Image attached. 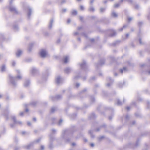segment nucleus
Returning <instances> with one entry per match:
<instances>
[{"mask_svg": "<svg viewBox=\"0 0 150 150\" xmlns=\"http://www.w3.org/2000/svg\"><path fill=\"white\" fill-rule=\"evenodd\" d=\"M16 72L18 74L17 76L14 77L11 75L9 74L8 75V80L10 83L14 87H16L17 85V80H20L22 79V76L19 70H16Z\"/></svg>", "mask_w": 150, "mask_h": 150, "instance_id": "nucleus-1", "label": "nucleus"}, {"mask_svg": "<svg viewBox=\"0 0 150 150\" xmlns=\"http://www.w3.org/2000/svg\"><path fill=\"white\" fill-rule=\"evenodd\" d=\"M69 129L64 130L62 133V137L65 139L66 142H70V139L69 138L66 139L65 137L67 136H69L76 130L75 126H72Z\"/></svg>", "mask_w": 150, "mask_h": 150, "instance_id": "nucleus-2", "label": "nucleus"}, {"mask_svg": "<svg viewBox=\"0 0 150 150\" xmlns=\"http://www.w3.org/2000/svg\"><path fill=\"white\" fill-rule=\"evenodd\" d=\"M139 145V140L138 139L136 142L135 145L134 144L129 143L127 145L124 146H123V148L125 149L127 148H130L134 149L135 147H137Z\"/></svg>", "mask_w": 150, "mask_h": 150, "instance_id": "nucleus-3", "label": "nucleus"}, {"mask_svg": "<svg viewBox=\"0 0 150 150\" xmlns=\"http://www.w3.org/2000/svg\"><path fill=\"white\" fill-rule=\"evenodd\" d=\"M79 65L81 69L84 71L87 72L88 71V66L85 61L83 60L81 63L79 64Z\"/></svg>", "mask_w": 150, "mask_h": 150, "instance_id": "nucleus-4", "label": "nucleus"}, {"mask_svg": "<svg viewBox=\"0 0 150 150\" xmlns=\"http://www.w3.org/2000/svg\"><path fill=\"white\" fill-rule=\"evenodd\" d=\"M9 113V111L8 108H7L5 110H4L2 112V114L6 119V120H7L9 119L8 115Z\"/></svg>", "mask_w": 150, "mask_h": 150, "instance_id": "nucleus-5", "label": "nucleus"}, {"mask_svg": "<svg viewBox=\"0 0 150 150\" xmlns=\"http://www.w3.org/2000/svg\"><path fill=\"white\" fill-rule=\"evenodd\" d=\"M8 8L11 12H14L17 14H18V11L16 8L15 6H13L12 5V4H10V2H9V5L8 7Z\"/></svg>", "mask_w": 150, "mask_h": 150, "instance_id": "nucleus-6", "label": "nucleus"}, {"mask_svg": "<svg viewBox=\"0 0 150 150\" xmlns=\"http://www.w3.org/2000/svg\"><path fill=\"white\" fill-rule=\"evenodd\" d=\"M62 98V96L61 95H57L55 96H51L50 99L53 101H55L61 99Z\"/></svg>", "mask_w": 150, "mask_h": 150, "instance_id": "nucleus-7", "label": "nucleus"}, {"mask_svg": "<svg viewBox=\"0 0 150 150\" xmlns=\"http://www.w3.org/2000/svg\"><path fill=\"white\" fill-rule=\"evenodd\" d=\"M105 59H101L99 60L98 63L96 64V66L98 68L100 66H101L105 64Z\"/></svg>", "mask_w": 150, "mask_h": 150, "instance_id": "nucleus-8", "label": "nucleus"}, {"mask_svg": "<svg viewBox=\"0 0 150 150\" xmlns=\"http://www.w3.org/2000/svg\"><path fill=\"white\" fill-rule=\"evenodd\" d=\"M11 118L13 120V123L15 124H19L21 125L22 124V122L21 121H17L16 120V116H11Z\"/></svg>", "mask_w": 150, "mask_h": 150, "instance_id": "nucleus-9", "label": "nucleus"}, {"mask_svg": "<svg viewBox=\"0 0 150 150\" xmlns=\"http://www.w3.org/2000/svg\"><path fill=\"white\" fill-rule=\"evenodd\" d=\"M50 143L49 145V147L50 149H52L53 148V146L52 143L51 142L53 141L54 139V138L52 136V134H50Z\"/></svg>", "mask_w": 150, "mask_h": 150, "instance_id": "nucleus-10", "label": "nucleus"}, {"mask_svg": "<svg viewBox=\"0 0 150 150\" xmlns=\"http://www.w3.org/2000/svg\"><path fill=\"white\" fill-rule=\"evenodd\" d=\"M108 81H110V83H109L106 84V86L109 87L112 85V82L113 81V80L110 77H109L107 79Z\"/></svg>", "mask_w": 150, "mask_h": 150, "instance_id": "nucleus-11", "label": "nucleus"}, {"mask_svg": "<svg viewBox=\"0 0 150 150\" xmlns=\"http://www.w3.org/2000/svg\"><path fill=\"white\" fill-rule=\"evenodd\" d=\"M26 9L28 11V17L29 19H30L32 12V9L29 7H27L26 8Z\"/></svg>", "mask_w": 150, "mask_h": 150, "instance_id": "nucleus-12", "label": "nucleus"}, {"mask_svg": "<svg viewBox=\"0 0 150 150\" xmlns=\"http://www.w3.org/2000/svg\"><path fill=\"white\" fill-rule=\"evenodd\" d=\"M109 31L110 33L109 35L110 37H112L116 35V33L115 30H114L112 29H111L109 30Z\"/></svg>", "mask_w": 150, "mask_h": 150, "instance_id": "nucleus-13", "label": "nucleus"}, {"mask_svg": "<svg viewBox=\"0 0 150 150\" xmlns=\"http://www.w3.org/2000/svg\"><path fill=\"white\" fill-rule=\"evenodd\" d=\"M34 145V143L31 142L29 144L27 145V146H25L23 147L26 149L27 150H29L30 147L33 146Z\"/></svg>", "mask_w": 150, "mask_h": 150, "instance_id": "nucleus-14", "label": "nucleus"}, {"mask_svg": "<svg viewBox=\"0 0 150 150\" xmlns=\"http://www.w3.org/2000/svg\"><path fill=\"white\" fill-rule=\"evenodd\" d=\"M56 82L57 85H59L62 83V80L60 76H58L56 79Z\"/></svg>", "mask_w": 150, "mask_h": 150, "instance_id": "nucleus-15", "label": "nucleus"}, {"mask_svg": "<svg viewBox=\"0 0 150 150\" xmlns=\"http://www.w3.org/2000/svg\"><path fill=\"white\" fill-rule=\"evenodd\" d=\"M54 22V19L53 18L50 19V21L49 22L48 27L49 29H50L52 28V24Z\"/></svg>", "mask_w": 150, "mask_h": 150, "instance_id": "nucleus-16", "label": "nucleus"}, {"mask_svg": "<svg viewBox=\"0 0 150 150\" xmlns=\"http://www.w3.org/2000/svg\"><path fill=\"white\" fill-rule=\"evenodd\" d=\"M47 53L45 50H42L40 52V55L43 58L45 57Z\"/></svg>", "mask_w": 150, "mask_h": 150, "instance_id": "nucleus-17", "label": "nucleus"}, {"mask_svg": "<svg viewBox=\"0 0 150 150\" xmlns=\"http://www.w3.org/2000/svg\"><path fill=\"white\" fill-rule=\"evenodd\" d=\"M5 38H4L3 35L2 34L0 35V46L1 48H2V45L1 44V43L2 41L4 40Z\"/></svg>", "mask_w": 150, "mask_h": 150, "instance_id": "nucleus-18", "label": "nucleus"}, {"mask_svg": "<svg viewBox=\"0 0 150 150\" xmlns=\"http://www.w3.org/2000/svg\"><path fill=\"white\" fill-rule=\"evenodd\" d=\"M6 67L5 64H3L1 67V72H4L6 71Z\"/></svg>", "mask_w": 150, "mask_h": 150, "instance_id": "nucleus-19", "label": "nucleus"}, {"mask_svg": "<svg viewBox=\"0 0 150 150\" xmlns=\"http://www.w3.org/2000/svg\"><path fill=\"white\" fill-rule=\"evenodd\" d=\"M38 70L35 68H33L31 70V73L33 75H35L38 73Z\"/></svg>", "mask_w": 150, "mask_h": 150, "instance_id": "nucleus-20", "label": "nucleus"}, {"mask_svg": "<svg viewBox=\"0 0 150 150\" xmlns=\"http://www.w3.org/2000/svg\"><path fill=\"white\" fill-rule=\"evenodd\" d=\"M96 117V116L95 114L94 113H92L90 115L88 116V118L89 119H93Z\"/></svg>", "mask_w": 150, "mask_h": 150, "instance_id": "nucleus-21", "label": "nucleus"}, {"mask_svg": "<svg viewBox=\"0 0 150 150\" xmlns=\"http://www.w3.org/2000/svg\"><path fill=\"white\" fill-rule=\"evenodd\" d=\"M34 43H31L30 44H29L28 46V51L29 52H30L31 51L32 48L34 45Z\"/></svg>", "mask_w": 150, "mask_h": 150, "instance_id": "nucleus-22", "label": "nucleus"}, {"mask_svg": "<svg viewBox=\"0 0 150 150\" xmlns=\"http://www.w3.org/2000/svg\"><path fill=\"white\" fill-rule=\"evenodd\" d=\"M120 40L116 41L111 44V45L115 47L118 45L120 43Z\"/></svg>", "mask_w": 150, "mask_h": 150, "instance_id": "nucleus-23", "label": "nucleus"}, {"mask_svg": "<svg viewBox=\"0 0 150 150\" xmlns=\"http://www.w3.org/2000/svg\"><path fill=\"white\" fill-rule=\"evenodd\" d=\"M106 127V125L105 124H104L103 125L100 126L99 127L97 128L95 130L96 132H98L100 131V129L102 127L105 128Z\"/></svg>", "mask_w": 150, "mask_h": 150, "instance_id": "nucleus-24", "label": "nucleus"}, {"mask_svg": "<svg viewBox=\"0 0 150 150\" xmlns=\"http://www.w3.org/2000/svg\"><path fill=\"white\" fill-rule=\"evenodd\" d=\"M30 84V81L28 80H27L24 82V86L25 87H27Z\"/></svg>", "mask_w": 150, "mask_h": 150, "instance_id": "nucleus-25", "label": "nucleus"}, {"mask_svg": "<svg viewBox=\"0 0 150 150\" xmlns=\"http://www.w3.org/2000/svg\"><path fill=\"white\" fill-rule=\"evenodd\" d=\"M95 10L94 7L92 6V5H91L89 6L88 9V11L90 12H93Z\"/></svg>", "mask_w": 150, "mask_h": 150, "instance_id": "nucleus-26", "label": "nucleus"}, {"mask_svg": "<svg viewBox=\"0 0 150 150\" xmlns=\"http://www.w3.org/2000/svg\"><path fill=\"white\" fill-rule=\"evenodd\" d=\"M71 69L69 67H67L64 70V72L65 73L68 74L71 71Z\"/></svg>", "mask_w": 150, "mask_h": 150, "instance_id": "nucleus-27", "label": "nucleus"}, {"mask_svg": "<svg viewBox=\"0 0 150 150\" xmlns=\"http://www.w3.org/2000/svg\"><path fill=\"white\" fill-rule=\"evenodd\" d=\"M51 121H52L51 125H53L54 124L56 123L57 121L56 120V119L54 118H52L51 119Z\"/></svg>", "mask_w": 150, "mask_h": 150, "instance_id": "nucleus-28", "label": "nucleus"}, {"mask_svg": "<svg viewBox=\"0 0 150 150\" xmlns=\"http://www.w3.org/2000/svg\"><path fill=\"white\" fill-rule=\"evenodd\" d=\"M22 53V51L21 50H18L16 53L17 57H19L20 56Z\"/></svg>", "mask_w": 150, "mask_h": 150, "instance_id": "nucleus-29", "label": "nucleus"}, {"mask_svg": "<svg viewBox=\"0 0 150 150\" xmlns=\"http://www.w3.org/2000/svg\"><path fill=\"white\" fill-rule=\"evenodd\" d=\"M89 98L91 100V102L92 103H93L95 101V98L93 96H89Z\"/></svg>", "mask_w": 150, "mask_h": 150, "instance_id": "nucleus-30", "label": "nucleus"}, {"mask_svg": "<svg viewBox=\"0 0 150 150\" xmlns=\"http://www.w3.org/2000/svg\"><path fill=\"white\" fill-rule=\"evenodd\" d=\"M41 140V138H39L38 139L35 140L32 142V143H34V145L36 143H38Z\"/></svg>", "mask_w": 150, "mask_h": 150, "instance_id": "nucleus-31", "label": "nucleus"}, {"mask_svg": "<svg viewBox=\"0 0 150 150\" xmlns=\"http://www.w3.org/2000/svg\"><path fill=\"white\" fill-rule=\"evenodd\" d=\"M57 108L55 107H52L51 108L50 112L51 113H53L56 110Z\"/></svg>", "mask_w": 150, "mask_h": 150, "instance_id": "nucleus-32", "label": "nucleus"}, {"mask_svg": "<svg viewBox=\"0 0 150 150\" xmlns=\"http://www.w3.org/2000/svg\"><path fill=\"white\" fill-rule=\"evenodd\" d=\"M99 86V85L98 84H96L95 85L93 89V91L96 94L97 93V92L96 91V88L98 87Z\"/></svg>", "mask_w": 150, "mask_h": 150, "instance_id": "nucleus-33", "label": "nucleus"}, {"mask_svg": "<svg viewBox=\"0 0 150 150\" xmlns=\"http://www.w3.org/2000/svg\"><path fill=\"white\" fill-rule=\"evenodd\" d=\"M111 16L113 17H117L118 16L117 14L114 11L112 12Z\"/></svg>", "mask_w": 150, "mask_h": 150, "instance_id": "nucleus-34", "label": "nucleus"}, {"mask_svg": "<svg viewBox=\"0 0 150 150\" xmlns=\"http://www.w3.org/2000/svg\"><path fill=\"white\" fill-rule=\"evenodd\" d=\"M75 96L72 94H70L67 97L68 99H70L71 98H73L75 97Z\"/></svg>", "mask_w": 150, "mask_h": 150, "instance_id": "nucleus-35", "label": "nucleus"}, {"mask_svg": "<svg viewBox=\"0 0 150 150\" xmlns=\"http://www.w3.org/2000/svg\"><path fill=\"white\" fill-rule=\"evenodd\" d=\"M13 29L15 31H18L19 30V28L17 25H13Z\"/></svg>", "mask_w": 150, "mask_h": 150, "instance_id": "nucleus-36", "label": "nucleus"}, {"mask_svg": "<svg viewBox=\"0 0 150 150\" xmlns=\"http://www.w3.org/2000/svg\"><path fill=\"white\" fill-rule=\"evenodd\" d=\"M38 103V102L37 101H34L30 103V104L34 106H35Z\"/></svg>", "mask_w": 150, "mask_h": 150, "instance_id": "nucleus-37", "label": "nucleus"}, {"mask_svg": "<svg viewBox=\"0 0 150 150\" xmlns=\"http://www.w3.org/2000/svg\"><path fill=\"white\" fill-rule=\"evenodd\" d=\"M71 14L74 15H76L77 14V11L76 10H73L71 12Z\"/></svg>", "mask_w": 150, "mask_h": 150, "instance_id": "nucleus-38", "label": "nucleus"}, {"mask_svg": "<svg viewBox=\"0 0 150 150\" xmlns=\"http://www.w3.org/2000/svg\"><path fill=\"white\" fill-rule=\"evenodd\" d=\"M106 10V8H100V11L101 13H103L105 12Z\"/></svg>", "mask_w": 150, "mask_h": 150, "instance_id": "nucleus-39", "label": "nucleus"}, {"mask_svg": "<svg viewBox=\"0 0 150 150\" xmlns=\"http://www.w3.org/2000/svg\"><path fill=\"white\" fill-rule=\"evenodd\" d=\"M42 79L44 81H46L47 80V76L46 75L43 74L42 75Z\"/></svg>", "mask_w": 150, "mask_h": 150, "instance_id": "nucleus-40", "label": "nucleus"}, {"mask_svg": "<svg viewBox=\"0 0 150 150\" xmlns=\"http://www.w3.org/2000/svg\"><path fill=\"white\" fill-rule=\"evenodd\" d=\"M88 133L90 134L91 138H94V136L93 134L92 131V130H89L88 132Z\"/></svg>", "mask_w": 150, "mask_h": 150, "instance_id": "nucleus-41", "label": "nucleus"}, {"mask_svg": "<svg viewBox=\"0 0 150 150\" xmlns=\"http://www.w3.org/2000/svg\"><path fill=\"white\" fill-rule=\"evenodd\" d=\"M147 108L150 110V102L148 101L147 102Z\"/></svg>", "mask_w": 150, "mask_h": 150, "instance_id": "nucleus-42", "label": "nucleus"}, {"mask_svg": "<svg viewBox=\"0 0 150 150\" xmlns=\"http://www.w3.org/2000/svg\"><path fill=\"white\" fill-rule=\"evenodd\" d=\"M143 22L142 21H139L138 22V25L139 27L140 28L143 24Z\"/></svg>", "mask_w": 150, "mask_h": 150, "instance_id": "nucleus-43", "label": "nucleus"}, {"mask_svg": "<svg viewBox=\"0 0 150 150\" xmlns=\"http://www.w3.org/2000/svg\"><path fill=\"white\" fill-rule=\"evenodd\" d=\"M125 82L124 81L123 82V84L122 83H119L118 84V86L119 88H121L122 87V86L123 85H124L125 84Z\"/></svg>", "mask_w": 150, "mask_h": 150, "instance_id": "nucleus-44", "label": "nucleus"}, {"mask_svg": "<svg viewBox=\"0 0 150 150\" xmlns=\"http://www.w3.org/2000/svg\"><path fill=\"white\" fill-rule=\"evenodd\" d=\"M148 133L146 132H142L141 134V136H146Z\"/></svg>", "mask_w": 150, "mask_h": 150, "instance_id": "nucleus-45", "label": "nucleus"}, {"mask_svg": "<svg viewBox=\"0 0 150 150\" xmlns=\"http://www.w3.org/2000/svg\"><path fill=\"white\" fill-rule=\"evenodd\" d=\"M68 60V57L67 56L66 57L64 60V62L65 63H66L67 62Z\"/></svg>", "mask_w": 150, "mask_h": 150, "instance_id": "nucleus-46", "label": "nucleus"}, {"mask_svg": "<svg viewBox=\"0 0 150 150\" xmlns=\"http://www.w3.org/2000/svg\"><path fill=\"white\" fill-rule=\"evenodd\" d=\"M120 3H118L115 4L114 6V7L115 8H117L118 7H119V6H120Z\"/></svg>", "mask_w": 150, "mask_h": 150, "instance_id": "nucleus-47", "label": "nucleus"}, {"mask_svg": "<svg viewBox=\"0 0 150 150\" xmlns=\"http://www.w3.org/2000/svg\"><path fill=\"white\" fill-rule=\"evenodd\" d=\"M122 102H121L119 99H117V104L118 105H122Z\"/></svg>", "mask_w": 150, "mask_h": 150, "instance_id": "nucleus-48", "label": "nucleus"}, {"mask_svg": "<svg viewBox=\"0 0 150 150\" xmlns=\"http://www.w3.org/2000/svg\"><path fill=\"white\" fill-rule=\"evenodd\" d=\"M32 59L31 58H28L27 59H26L25 60V61L26 62H30L31 61Z\"/></svg>", "mask_w": 150, "mask_h": 150, "instance_id": "nucleus-49", "label": "nucleus"}, {"mask_svg": "<svg viewBox=\"0 0 150 150\" xmlns=\"http://www.w3.org/2000/svg\"><path fill=\"white\" fill-rule=\"evenodd\" d=\"M127 25H124L123 26V27L118 29L119 31H122L123 30V29L127 27Z\"/></svg>", "mask_w": 150, "mask_h": 150, "instance_id": "nucleus-50", "label": "nucleus"}, {"mask_svg": "<svg viewBox=\"0 0 150 150\" xmlns=\"http://www.w3.org/2000/svg\"><path fill=\"white\" fill-rule=\"evenodd\" d=\"M77 115L76 114H74L72 115L71 116V117L72 119H74L76 117Z\"/></svg>", "mask_w": 150, "mask_h": 150, "instance_id": "nucleus-51", "label": "nucleus"}, {"mask_svg": "<svg viewBox=\"0 0 150 150\" xmlns=\"http://www.w3.org/2000/svg\"><path fill=\"white\" fill-rule=\"evenodd\" d=\"M87 89L86 88H84V89H83V90L81 91V92H80V94L81 95V94L83 93L86 92L87 91Z\"/></svg>", "mask_w": 150, "mask_h": 150, "instance_id": "nucleus-52", "label": "nucleus"}, {"mask_svg": "<svg viewBox=\"0 0 150 150\" xmlns=\"http://www.w3.org/2000/svg\"><path fill=\"white\" fill-rule=\"evenodd\" d=\"M102 95L104 96H107V93L104 91H102Z\"/></svg>", "mask_w": 150, "mask_h": 150, "instance_id": "nucleus-53", "label": "nucleus"}, {"mask_svg": "<svg viewBox=\"0 0 150 150\" xmlns=\"http://www.w3.org/2000/svg\"><path fill=\"white\" fill-rule=\"evenodd\" d=\"M17 124H15L13 123V124H10V127L11 128H13L15 126V125Z\"/></svg>", "mask_w": 150, "mask_h": 150, "instance_id": "nucleus-54", "label": "nucleus"}, {"mask_svg": "<svg viewBox=\"0 0 150 150\" xmlns=\"http://www.w3.org/2000/svg\"><path fill=\"white\" fill-rule=\"evenodd\" d=\"M80 8L81 10V11H84L85 9V8H84V7L82 5L80 6Z\"/></svg>", "mask_w": 150, "mask_h": 150, "instance_id": "nucleus-55", "label": "nucleus"}, {"mask_svg": "<svg viewBox=\"0 0 150 150\" xmlns=\"http://www.w3.org/2000/svg\"><path fill=\"white\" fill-rule=\"evenodd\" d=\"M81 35L85 37L86 38H88V36L85 33H81Z\"/></svg>", "mask_w": 150, "mask_h": 150, "instance_id": "nucleus-56", "label": "nucleus"}, {"mask_svg": "<svg viewBox=\"0 0 150 150\" xmlns=\"http://www.w3.org/2000/svg\"><path fill=\"white\" fill-rule=\"evenodd\" d=\"M67 11V9L64 8L62 9L61 12L62 13H64L66 12Z\"/></svg>", "mask_w": 150, "mask_h": 150, "instance_id": "nucleus-57", "label": "nucleus"}, {"mask_svg": "<svg viewBox=\"0 0 150 150\" xmlns=\"http://www.w3.org/2000/svg\"><path fill=\"white\" fill-rule=\"evenodd\" d=\"M140 66L141 67H144L145 68H147V67L148 68V67H149L147 65H145L144 64H141Z\"/></svg>", "mask_w": 150, "mask_h": 150, "instance_id": "nucleus-58", "label": "nucleus"}, {"mask_svg": "<svg viewBox=\"0 0 150 150\" xmlns=\"http://www.w3.org/2000/svg\"><path fill=\"white\" fill-rule=\"evenodd\" d=\"M135 116L137 117H140L141 116L140 114L138 113H135Z\"/></svg>", "mask_w": 150, "mask_h": 150, "instance_id": "nucleus-59", "label": "nucleus"}, {"mask_svg": "<svg viewBox=\"0 0 150 150\" xmlns=\"http://www.w3.org/2000/svg\"><path fill=\"white\" fill-rule=\"evenodd\" d=\"M80 77V76L79 75H76L75 76L74 78V79H77L79 78Z\"/></svg>", "mask_w": 150, "mask_h": 150, "instance_id": "nucleus-60", "label": "nucleus"}, {"mask_svg": "<svg viewBox=\"0 0 150 150\" xmlns=\"http://www.w3.org/2000/svg\"><path fill=\"white\" fill-rule=\"evenodd\" d=\"M80 20L82 22H83V17L82 16H79Z\"/></svg>", "mask_w": 150, "mask_h": 150, "instance_id": "nucleus-61", "label": "nucleus"}, {"mask_svg": "<svg viewBox=\"0 0 150 150\" xmlns=\"http://www.w3.org/2000/svg\"><path fill=\"white\" fill-rule=\"evenodd\" d=\"M10 100V98L8 96H6V100L7 101H9Z\"/></svg>", "mask_w": 150, "mask_h": 150, "instance_id": "nucleus-62", "label": "nucleus"}, {"mask_svg": "<svg viewBox=\"0 0 150 150\" xmlns=\"http://www.w3.org/2000/svg\"><path fill=\"white\" fill-rule=\"evenodd\" d=\"M66 0H61V4H62L66 3Z\"/></svg>", "mask_w": 150, "mask_h": 150, "instance_id": "nucleus-63", "label": "nucleus"}, {"mask_svg": "<svg viewBox=\"0 0 150 150\" xmlns=\"http://www.w3.org/2000/svg\"><path fill=\"white\" fill-rule=\"evenodd\" d=\"M147 18L148 20H150V11L149 12L147 16Z\"/></svg>", "mask_w": 150, "mask_h": 150, "instance_id": "nucleus-64", "label": "nucleus"}]
</instances>
